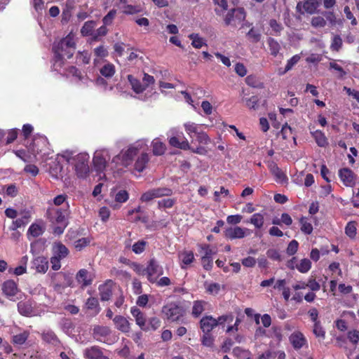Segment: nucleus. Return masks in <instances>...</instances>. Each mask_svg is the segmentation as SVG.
<instances>
[{"mask_svg":"<svg viewBox=\"0 0 359 359\" xmlns=\"http://www.w3.org/2000/svg\"><path fill=\"white\" fill-rule=\"evenodd\" d=\"M151 146L153 154L155 156H161L166 150L165 144L156 139L152 142Z\"/></svg>","mask_w":359,"mask_h":359,"instance_id":"nucleus-35","label":"nucleus"},{"mask_svg":"<svg viewBox=\"0 0 359 359\" xmlns=\"http://www.w3.org/2000/svg\"><path fill=\"white\" fill-rule=\"evenodd\" d=\"M201 341L202 345L204 346L210 348L214 346L215 338L211 333L203 332Z\"/></svg>","mask_w":359,"mask_h":359,"instance_id":"nucleus-44","label":"nucleus"},{"mask_svg":"<svg viewBox=\"0 0 359 359\" xmlns=\"http://www.w3.org/2000/svg\"><path fill=\"white\" fill-rule=\"evenodd\" d=\"M2 291L7 297H14L18 292V285L14 280H8L3 283Z\"/></svg>","mask_w":359,"mask_h":359,"instance_id":"nucleus-25","label":"nucleus"},{"mask_svg":"<svg viewBox=\"0 0 359 359\" xmlns=\"http://www.w3.org/2000/svg\"><path fill=\"white\" fill-rule=\"evenodd\" d=\"M27 233L32 236L36 238L43 233V230L39 224L34 223L29 227Z\"/></svg>","mask_w":359,"mask_h":359,"instance_id":"nucleus-47","label":"nucleus"},{"mask_svg":"<svg viewBox=\"0 0 359 359\" xmlns=\"http://www.w3.org/2000/svg\"><path fill=\"white\" fill-rule=\"evenodd\" d=\"M41 337L43 341L54 347H58L61 345V341L52 330H43L41 333Z\"/></svg>","mask_w":359,"mask_h":359,"instance_id":"nucleus-15","label":"nucleus"},{"mask_svg":"<svg viewBox=\"0 0 359 359\" xmlns=\"http://www.w3.org/2000/svg\"><path fill=\"white\" fill-rule=\"evenodd\" d=\"M93 169L96 173L102 178V174L104 176V170L106 169L107 161L102 154L96 153L93 158Z\"/></svg>","mask_w":359,"mask_h":359,"instance_id":"nucleus-13","label":"nucleus"},{"mask_svg":"<svg viewBox=\"0 0 359 359\" xmlns=\"http://www.w3.org/2000/svg\"><path fill=\"white\" fill-rule=\"evenodd\" d=\"M168 143L171 147L182 150H188L191 149V146L188 140L182 132L177 133L175 136L170 137L168 140Z\"/></svg>","mask_w":359,"mask_h":359,"instance_id":"nucleus-11","label":"nucleus"},{"mask_svg":"<svg viewBox=\"0 0 359 359\" xmlns=\"http://www.w3.org/2000/svg\"><path fill=\"white\" fill-rule=\"evenodd\" d=\"M149 161V156L147 153H142L140 156H139L135 163V170L139 172H142L147 167Z\"/></svg>","mask_w":359,"mask_h":359,"instance_id":"nucleus-28","label":"nucleus"},{"mask_svg":"<svg viewBox=\"0 0 359 359\" xmlns=\"http://www.w3.org/2000/svg\"><path fill=\"white\" fill-rule=\"evenodd\" d=\"M342 39L339 35H334L332 39L330 48L333 51L338 52L342 46Z\"/></svg>","mask_w":359,"mask_h":359,"instance_id":"nucleus-54","label":"nucleus"},{"mask_svg":"<svg viewBox=\"0 0 359 359\" xmlns=\"http://www.w3.org/2000/svg\"><path fill=\"white\" fill-rule=\"evenodd\" d=\"M141 11V8L138 6H133L126 4L123 7V13L126 15H133L138 13Z\"/></svg>","mask_w":359,"mask_h":359,"instance_id":"nucleus-59","label":"nucleus"},{"mask_svg":"<svg viewBox=\"0 0 359 359\" xmlns=\"http://www.w3.org/2000/svg\"><path fill=\"white\" fill-rule=\"evenodd\" d=\"M163 274V269L155 258L149 260L147 266V278L151 283H155L157 278Z\"/></svg>","mask_w":359,"mask_h":359,"instance_id":"nucleus-8","label":"nucleus"},{"mask_svg":"<svg viewBox=\"0 0 359 359\" xmlns=\"http://www.w3.org/2000/svg\"><path fill=\"white\" fill-rule=\"evenodd\" d=\"M250 233V230L240 226L229 227L224 231V236L230 240L243 238Z\"/></svg>","mask_w":359,"mask_h":359,"instance_id":"nucleus-12","label":"nucleus"},{"mask_svg":"<svg viewBox=\"0 0 359 359\" xmlns=\"http://www.w3.org/2000/svg\"><path fill=\"white\" fill-rule=\"evenodd\" d=\"M133 270L139 276H147V267L137 262H133L130 265Z\"/></svg>","mask_w":359,"mask_h":359,"instance_id":"nucleus-58","label":"nucleus"},{"mask_svg":"<svg viewBox=\"0 0 359 359\" xmlns=\"http://www.w3.org/2000/svg\"><path fill=\"white\" fill-rule=\"evenodd\" d=\"M127 78L131 85L132 89L135 93L140 94L146 90V86H144L139 79H136L133 75L129 74Z\"/></svg>","mask_w":359,"mask_h":359,"instance_id":"nucleus-29","label":"nucleus"},{"mask_svg":"<svg viewBox=\"0 0 359 359\" xmlns=\"http://www.w3.org/2000/svg\"><path fill=\"white\" fill-rule=\"evenodd\" d=\"M221 289L220 284L217 283H211L205 287L206 292L210 294H217Z\"/></svg>","mask_w":359,"mask_h":359,"instance_id":"nucleus-57","label":"nucleus"},{"mask_svg":"<svg viewBox=\"0 0 359 359\" xmlns=\"http://www.w3.org/2000/svg\"><path fill=\"white\" fill-rule=\"evenodd\" d=\"M147 245V242L143 240H140L135 243L132 246V250L134 253L140 255L142 253Z\"/></svg>","mask_w":359,"mask_h":359,"instance_id":"nucleus-46","label":"nucleus"},{"mask_svg":"<svg viewBox=\"0 0 359 359\" xmlns=\"http://www.w3.org/2000/svg\"><path fill=\"white\" fill-rule=\"evenodd\" d=\"M95 21L89 20L86 22L81 29V33L83 36H91L93 37L94 34V29L95 27Z\"/></svg>","mask_w":359,"mask_h":359,"instance_id":"nucleus-32","label":"nucleus"},{"mask_svg":"<svg viewBox=\"0 0 359 359\" xmlns=\"http://www.w3.org/2000/svg\"><path fill=\"white\" fill-rule=\"evenodd\" d=\"M311 25L315 28H323L326 26L327 22L323 17L318 15L311 18Z\"/></svg>","mask_w":359,"mask_h":359,"instance_id":"nucleus-48","label":"nucleus"},{"mask_svg":"<svg viewBox=\"0 0 359 359\" xmlns=\"http://www.w3.org/2000/svg\"><path fill=\"white\" fill-rule=\"evenodd\" d=\"M31 215L29 212L23 213L22 216L15 221H13L12 225L9 227L11 231H15L18 228L26 226L30 221Z\"/></svg>","mask_w":359,"mask_h":359,"instance_id":"nucleus-27","label":"nucleus"},{"mask_svg":"<svg viewBox=\"0 0 359 359\" xmlns=\"http://www.w3.org/2000/svg\"><path fill=\"white\" fill-rule=\"evenodd\" d=\"M246 106L250 109H257L259 107V99L257 96L253 95L245 100Z\"/></svg>","mask_w":359,"mask_h":359,"instance_id":"nucleus-56","label":"nucleus"},{"mask_svg":"<svg viewBox=\"0 0 359 359\" xmlns=\"http://www.w3.org/2000/svg\"><path fill=\"white\" fill-rule=\"evenodd\" d=\"M299 248V243L296 240L291 241L286 249V253L289 256H292L297 253Z\"/></svg>","mask_w":359,"mask_h":359,"instance_id":"nucleus-61","label":"nucleus"},{"mask_svg":"<svg viewBox=\"0 0 359 359\" xmlns=\"http://www.w3.org/2000/svg\"><path fill=\"white\" fill-rule=\"evenodd\" d=\"M155 196V198H159L162 196H169L172 194L171 189L166 187H159L152 189Z\"/></svg>","mask_w":359,"mask_h":359,"instance_id":"nucleus-50","label":"nucleus"},{"mask_svg":"<svg viewBox=\"0 0 359 359\" xmlns=\"http://www.w3.org/2000/svg\"><path fill=\"white\" fill-rule=\"evenodd\" d=\"M296 268L300 273H307L311 268V262L306 258L302 259Z\"/></svg>","mask_w":359,"mask_h":359,"instance_id":"nucleus-43","label":"nucleus"},{"mask_svg":"<svg viewBox=\"0 0 359 359\" xmlns=\"http://www.w3.org/2000/svg\"><path fill=\"white\" fill-rule=\"evenodd\" d=\"M113 322L116 328L124 333H127L130 330V323L123 316L117 315L113 318Z\"/></svg>","mask_w":359,"mask_h":359,"instance_id":"nucleus-23","label":"nucleus"},{"mask_svg":"<svg viewBox=\"0 0 359 359\" xmlns=\"http://www.w3.org/2000/svg\"><path fill=\"white\" fill-rule=\"evenodd\" d=\"M41 142V144L44 147H46L48 144V139L44 135H37L34 136L32 142V149L34 151L39 153L41 151L42 149L39 147V143Z\"/></svg>","mask_w":359,"mask_h":359,"instance_id":"nucleus-36","label":"nucleus"},{"mask_svg":"<svg viewBox=\"0 0 359 359\" xmlns=\"http://www.w3.org/2000/svg\"><path fill=\"white\" fill-rule=\"evenodd\" d=\"M83 354L87 359H109L103 355L102 349L97 346L86 348Z\"/></svg>","mask_w":359,"mask_h":359,"instance_id":"nucleus-20","label":"nucleus"},{"mask_svg":"<svg viewBox=\"0 0 359 359\" xmlns=\"http://www.w3.org/2000/svg\"><path fill=\"white\" fill-rule=\"evenodd\" d=\"M69 214L68 205L66 208L49 207L46 211V217L52 224H64L67 222Z\"/></svg>","mask_w":359,"mask_h":359,"instance_id":"nucleus-6","label":"nucleus"},{"mask_svg":"<svg viewBox=\"0 0 359 359\" xmlns=\"http://www.w3.org/2000/svg\"><path fill=\"white\" fill-rule=\"evenodd\" d=\"M289 341L295 350H299L307 344V339L300 331H295L289 337Z\"/></svg>","mask_w":359,"mask_h":359,"instance_id":"nucleus-14","label":"nucleus"},{"mask_svg":"<svg viewBox=\"0 0 359 359\" xmlns=\"http://www.w3.org/2000/svg\"><path fill=\"white\" fill-rule=\"evenodd\" d=\"M32 268L34 269L36 272L45 273L48 269V262L46 257L39 256L32 261Z\"/></svg>","mask_w":359,"mask_h":359,"instance_id":"nucleus-18","label":"nucleus"},{"mask_svg":"<svg viewBox=\"0 0 359 359\" xmlns=\"http://www.w3.org/2000/svg\"><path fill=\"white\" fill-rule=\"evenodd\" d=\"M90 239L89 238H81L74 242V248L76 250L81 251L84 248L90 245Z\"/></svg>","mask_w":359,"mask_h":359,"instance_id":"nucleus-55","label":"nucleus"},{"mask_svg":"<svg viewBox=\"0 0 359 359\" xmlns=\"http://www.w3.org/2000/svg\"><path fill=\"white\" fill-rule=\"evenodd\" d=\"M107 25H104V24L99 27L96 31H95L94 34L92 37L93 41H98L100 36H104L107 35L108 32V29L107 28Z\"/></svg>","mask_w":359,"mask_h":359,"instance_id":"nucleus-63","label":"nucleus"},{"mask_svg":"<svg viewBox=\"0 0 359 359\" xmlns=\"http://www.w3.org/2000/svg\"><path fill=\"white\" fill-rule=\"evenodd\" d=\"M248 222L253 224L255 228L261 229L264 222V215L261 213H255L252 215Z\"/></svg>","mask_w":359,"mask_h":359,"instance_id":"nucleus-40","label":"nucleus"},{"mask_svg":"<svg viewBox=\"0 0 359 359\" xmlns=\"http://www.w3.org/2000/svg\"><path fill=\"white\" fill-rule=\"evenodd\" d=\"M18 311L22 316H32L34 313L33 301L31 299L20 301L18 303Z\"/></svg>","mask_w":359,"mask_h":359,"instance_id":"nucleus-17","label":"nucleus"},{"mask_svg":"<svg viewBox=\"0 0 359 359\" xmlns=\"http://www.w3.org/2000/svg\"><path fill=\"white\" fill-rule=\"evenodd\" d=\"M267 43L269 45L271 55L274 57L277 56L280 50V46L279 43L273 38L269 37L267 39Z\"/></svg>","mask_w":359,"mask_h":359,"instance_id":"nucleus-38","label":"nucleus"},{"mask_svg":"<svg viewBox=\"0 0 359 359\" xmlns=\"http://www.w3.org/2000/svg\"><path fill=\"white\" fill-rule=\"evenodd\" d=\"M115 67L111 63L104 65L100 69V73L106 78H111L115 74Z\"/></svg>","mask_w":359,"mask_h":359,"instance_id":"nucleus-39","label":"nucleus"},{"mask_svg":"<svg viewBox=\"0 0 359 359\" xmlns=\"http://www.w3.org/2000/svg\"><path fill=\"white\" fill-rule=\"evenodd\" d=\"M330 68L337 72V77L339 79H343L346 75V72L335 62H330Z\"/></svg>","mask_w":359,"mask_h":359,"instance_id":"nucleus-64","label":"nucleus"},{"mask_svg":"<svg viewBox=\"0 0 359 359\" xmlns=\"http://www.w3.org/2000/svg\"><path fill=\"white\" fill-rule=\"evenodd\" d=\"M128 198L129 194L126 190H120L115 195V201L120 203L126 202Z\"/></svg>","mask_w":359,"mask_h":359,"instance_id":"nucleus-62","label":"nucleus"},{"mask_svg":"<svg viewBox=\"0 0 359 359\" xmlns=\"http://www.w3.org/2000/svg\"><path fill=\"white\" fill-rule=\"evenodd\" d=\"M246 18L245 9L242 7L229 9L224 17V22L226 26L237 27L243 22Z\"/></svg>","mask_w":359,"mask_h":359,"instance_id":"nucleus-5","label":"nucleus"},{"mask_svg":"<svg viewBox=\"0 0 359 359\" xmlns=\"http://www.w3.org/2000/svg\"><path fill=\"white\" fill-rule=\"evenodd\" d=\"M69 163L74 165L76 174L79 178H86L90 172L89 155L86 153H80L71 159Z\"/></svg>","mask_w":359,"mask_h":359,"instance_id":"nucleus-3","label":"nucleus"},{"mask_svg":"<svg viewBox=\"0 0 359 359\" xmlns=\"http://www.w3.org/2000/svg\"><path fill=\"white\" fill-rule=\"evenodd\" d=\"M299 223L301 224V231L306 234L310 235L313 232V226L308 222V218L306 217H302L299 219Z\"/></svg>","mask_w":359,"mask_h":359,"instance_id":"nucleus-41","label":"nucleus"},{"mask_svg":"<svg viewBox=\"0 0 359 359\" xmlns=\"http://www.w3.org/2000/svg\"><path fill=\"white\" fill-rule=\"evenodd\" d=\"M178 257L182 269H186L195 259L194 252L191 250H184L179 252Z\"/></svg>","mask_w":359,"mask_h":359,"instance_id":"nucleus-21","label":"nucleus"},{"mask_svg":"<svg viewBox=\"0 0 359 359\" xmlns=\"http://www.w3.org/2000/svg\"><path fill=\"white\" fill-rule=\"evenodd\" d=\"M86 306L88 310H95L97 314L100 311L98 300L95 297H89L86 302Z\"/></svg>","mask_w":359,"mask_h":359,"instance_id":"nucleus-45","label":"nucleus"},{"mask_svg":"<svg viewBox=\"0 0 359 359\" xmlns=\"http://www.w3.org/2000/svg\"><path fill=\"white\" fill-rule=\"evenodd\" d=\"M201 252H203L201 258H212V255L216 253L209 244H201L199 245Z\"/></svg>","mask_w":359,"mask_h":359,"instance_id":"nucleus-49","label":"nucleus"},{"mask_svg":"<svg viewBox=\"0 0 359 359\" xmlns=\"http://www.w3.org/2000/svg\"><path fill=\"white\" fill-rule=\"evenodd\" d=\"M161 312L165 318L170 322H182L186 310L180 302H172L162 307Z\"/></svg>","mask_w":359,"mask_h":359,"instance_id":"nucleus-2","label":"nucleus"},{"mask_svg":"<svg viewBox=\"0 0 359 359\" xmlns=\"http://www.w3.org/2000/svg\"><path fill=\"white\" fill-rule=\"evenodd\" d=\"M313 332L317 338L322 339L325 338V332L322 327L320 322H316L313 324Z\"/></svg>","mask_w":359,"mask_h":359,"instance_id":"nucleus-53","label":"nucleus"},{"mask_svg":"<svg viewBox=\"0 0 359 359\" xmlns=\"http://www.w3.org/2000/svg\"><path fill=\"white\" fill-rule=\"evenodd\" d=\"M356 223L355 222H349L345 227V233L351 238H353L356 236Z\"/></svg>","mask_w":359,"mask_h":359,"instance_id":"nucleus-51","label":"nucleus"},{"mask_svg":"<svg viewBox=\"0 0 359 359\" xmlns=\"http://www.w3.org/2000/svg\"><path fill=\"white\" fill-rule=\"evenodd\" d=\"M138 152V147L130 146L124 152L122 151L121 154L116 156L113 158V161L118 162V161L121 160V164L126 167L132 163L134 157L137 156Z\"/></svg>","mask_w":359,"mask_h":359,"instance_id":"nucleus-9","label":"nucleus"},{"mask_svg":"<svg viewBox=\"0 0 359 359\" xmlns=\"http://www.w3.org/2000/svg\"><path fill=\"white\" fill-rule=\"evenodd\" d=\"M208 302L204 300H196L193 302L191 315L194 318H198L205 311Z\"/></svg>","mask_w":359,"mask_h":359,"instance_id":"nucleus-30","label":"nucleus"},{"mask_svg":"<svg viewBox=\"0 0 359 359\" xmlns=\"http://www.w3.org/2000/svg\"><path fill=\"white\" fill-rule=\"evenodd\" d=\"M189 38L192 41L191 45L195 48H201L203 46H207L204 39L199 36L198 34L192 33L189 35Z\"/></svg>","mask_w":359,"mask_h":359,"instance_id":"nucleus-42","label":"nucleus"},{"mask_svg":"<svg viewBox=\"0 0 359 359\" xmlns=\"http://www.w3.org/2000/svg\"><path fill=\"white\" fill-rule=\"evenodd\" d=\"M247 36L252 43H257L261 39V34L252 27L247 33Z\"/></svg>","mask_w":359,"mask_h":359,"instance_id":"nucleus-60","label":"nucleus"},{"mask_svg":"<svg viewBox=\"0 0 359 359\" xmlns=\"http://www.w3.org/2000/svg\"><path fill=\"white\" fill-rule=\"evenodd\" d=\"M111 330L108 326L95 325L93 329V338L100 342L109 344Z\"/></svg>","mask_w":359,"mask_h":359,"instance_id":"nucleus-10","label":"nucleus"},{"mask_svg":"<svg viewBox=\"0 0 359 359\" xmlns=\"http://www.w3.org/2000/svg\"><path fill=\"white\" fill-rule=\"evenodd\" d=\"M322 4V0H303L297 4V13L304 15H313L318 12V8Z\"/></svg>","mask_w":359,"mask_h":359,"instance_id":"nucleus-7","label":"nucleus"},{"mask_svg":"<svg viewBox=\"0 0 359 359\" xmlns=\"http://www.w3.org/2000/svg\"><path fill=\"white\" fill-rule=\"evenodd\" d=\"M130 313L135 319L136 324L144 331L149 330V327H146V318L144 313H142L136 306H133L130 309Z\"/></svg>","mask_w":359,"mask_h":359,"instance_id":"nucleus-22","label":"nucleus"},{"mask_svg":"<svg viewBox=\"0 0 359 359\" xmlns=\"http://www.w3.org/2000/svg\"><path fill=\"white\" fill-rule=\"evenodd\" d=\"M184 127L190 137H193V134L196 136L201 132L199 126L195 123H186L184 124Z\"/></svg>","mask_w":359,"mask_h":359,"instance_id":"nucleus-37","label":"nucleus"},{"mask_svg":"<svg viewBox=\"0 0 359 359\" xmlns=\"http://www.w3.org/2000/svg\"><path fill=\"white\" fill-rule=\"evenodd\" d=\"M76 280L81 284L82 287H87L92 284L93 278L90 277L88 270L80 269L76 276Z\"/></svg>","mask_w":359,"mask_h":359,"instance_id":"nucleus-26","label":"nucleus"},{"mask_svg":"<svg viewBox=\"0 0 359 359\" xmlns=\"http://www.w3.org/2000/svg\"><path fill=\"white\" fill-rule=\"evenodd\" d=\"M269 24L273 32V34L276 36H280L283 29L282 25L275 19H271Z\"/></svg>","mask_w":359,"mask_h":359,"instance_id":"nucleus-52","label":"nucleus"},{"mask_svg":"<svg viewBox=\"0 0 359 359\" xmlns=\"http://www.w3.org/2000/svg\"><path fill=\"white\" fill-rule=\"evenodd\" d=\"M311 134L318 146L324 147L328 144L327 139L325 137V133L321 130H317L311 133Z\"/></svg>","mask_w":359,"mask_h":359,"instance_id":"nucleus-34","label":"nucleus"},{"mask_svg":"<svg viewBox=\"0 0 359 359\" xmlns=\"http://www.w3.org/2000/svg\"><path fill=\"white\" fill-rule=\"evenodd\" d=\"M30 335V332L28 330H24L23 332L16 334L12 337L11 342L14 345L22 346L25 344Z\"/></svg>","mask_w":359,"mask_h":359,"instance_id":"nucleus-31","label":"nucleus"},{"mask_svg":"<svg viewBox=\"0 0 359 359\" xmlns=\"http://www.w3.org/2000/svg\"><path fill=\"white\" fill-rule=\"evenodd\" d=\"M100 299L102 302L108 301L112 295L111 287L107 283L99 286Z\"/></svg>","mask_w":359,"mask_h":359,"instance_id":"nucleus-33","label":"nucleus"},{"mask_svg":"<svg viewBox=\"0 0 359 359\" xmlns=\"http://www.w3.org/2000/svg\"><path fill=\"white\" fill-rule=\"evenodd\" d=\"M216 327L215 318L212 316H205L200 320V327L203 332L211 333V331Z\"/></svg>","mask_w":359,"mask_h":359,"instance_id":"nucleus-19","label":"nucleus"},{"mask_svg":"<svg viewBox=\"0 0 359 359\" xmlns=\"http://www.w3.org/2000/svg\"><path fill=\"white\" fill-rule=\"evenodd\" d=\"M339 176L345 186L353 187L355 184V175L351 169L347 168L340 169Z\"/></svg>","mask_w":359,"mask_h":359,"instance_id":"nucleus-16","label":"nucleus"},{"mask_svg":"<svg viewBox=\"0 0 359 359\" xmlns=\"http://www.w3.org/2000/svg\"><path fill=\"white\" fill-rule=\"evenodd\" d=\"M53 256L50 257L51 268L54 271H57L61 268L60 262L66 258L69 251L68 248L61 242H55L52 247Z\"/></svg>","mask_w":359,"mask_h":359,"instance_id":"nucleus-4","label":"nucleus"},{"mask_svg":"<svg viewBox=\"0 0 359 359\" xmlns=\"http://www.w3.org/2000/svg\"><path fill=\"white\" fill-rule=\"evenodd\" d=\"M52 49L54 53L53 67L55 71H60L64 67L65 60L70 59L75 53L76 43L74 36L69 34L57 43H55Z\"/></svg>","mask_w":359,"mask_h":359,"instance_id":"nucleus-1","label":"nucleus"},{"mask_svg":"<svg viewBox=\"0 0 359 359\" xmlns=\"http://www.w3.org/2000/svg\"><path fill=\"white\" fill-rule=\"evenodd\" d=\"M271 174L275 177L277 182L283 184L287 182L288 178L276 163L272 162L269 165Z\"/></svg>","mask_w":359,"mask_h":359,"instance_id":"nucleus-24","label":"nucleus"}]
</instances>
